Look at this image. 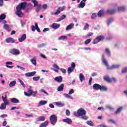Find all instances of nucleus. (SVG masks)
Segmentation results:
<instances>
[{"instance_id": "1", "label": "nucleus", "mask_w": 127, "mask_h": 127, "mask_svg": "<svg viewBox=\"0 0 127 127\" xmlns=\"http://www.w3.org/2000/svg\"><path fill=\"white\" fill-rule=\"evenodd\" d=\"M26 6V2H23L20 3L16 7V14L18 17H22L23 16V13L21 11V9H24Z\"/></svg>"}, {"instance_id": "2", "label": "nucleus", "mask_w": 127, "mask_h": 127, "mask_svg": "<svg viewBox=\"0 0 127 127\" xmlns=\"http://www.w3.org/2000/svg\"><path fill=\"white\" fill-rule=\"evenodd\" d=\"M86 110L83 108L79 109L76 112L74 113V115L75 117H81L82 120H87L88 117L86 116Z\"/></svg>"}, {"instance_id": "3", "label": "nucleus", "mask_w": 127, "mask_h": 127, "mask_svg": "<svg viewBox=\"0 0 127 127\" xmlns=\"http://www.w3.org/2000/svg\"><path fill=\"white\" fill-rule=\"evenodd\" d=\"M102 62L104 65H106L108 70H112V69H118V68H120L121 65L119 64L113 65L112 66H109V64L108 63V61L105 58V55H102Z\"/></svg>"}, {"instance_id": "4", "label": "nucleus", "mask_w": 127, "mask_h": 127, "mask_svg": "<svg viewBox=\"0 0 127 127\" xmlns=\"http://www.w3.org/2000/svg\"><path fill=\"white\" fill-rule=\"evenodd\" d=\"M105 39V36L100 35L95 38L93 41V44H97L99 43L100 41H103Z\"/></svg>"}, {"instance_id": "5", "label": "nucleus", "mask_w": 127, "mask_h": 127, "mask_svg": "<svg viewBox=\"0 0 127 127\" xmlns=\"http://www.w3.org/2000/svg\"><path fill=\"white\" fill-rule=\"evenodd\" d=\"M50 121L51 125L55 126L56 123H57V116L55 115H52L50 117Z\"/></svg>"}, {"instance_id": "6", "label": "nucleus", "mask_w": 127, "mask_h": 127, "mask_svg": "<svg viewBox=\"0 0 127 127\" xmlns=\"http://www.w3.org/2000/svg\"><path fill=\"white\" fill-rule=\"evenodd\" d=\"M104 79L105 81L107 82L108 83H112V82H114L115 83L117 82V79H116L115 78H110V77L108 76H105L104 77Z\"/></svg>"}, {"instance_id": "7", "label": "nucleus", "mask_w": 127, "mask_h": 127, "mask_svg": "<svg viewBox=\"0 0 127 127\" xmlns=\"http://www.w3.org/2000/svg\"><path fill=\"white\" fill-rule=\"evenodd\" d=\"M76 67V64L74 63H72L71 64V67H69L67 69V73L68 74H71L72 72L74 71V69H75Z\"/></svg>"}, {"instance_id": "8", "label": "nucleus", "mask_w": 127, "mask_h": 127, "mask_svg": "<svg viewBox=\"0 0 127 127\" xmlns=\"http://www.w3.org/2000/svg\"><path fill=\"white\" fill-rule=\"evenodd\" d=\"M35 26L34 25L31 26L32 31H35V29H36L38 32H41V31L40 30L39 27H38V24L37 23H35Z\"/></svg>"}, {"instance_id": "9", "label": "nucleus", "mask_w": 127, "mask_h": 127, "mask_svg": "<svg viewBox=\"0 0 127 127\" xmlns=\"http://www.w3.org/2000/svg\"><path fill=\"white\" fill-rule=\"evenodd\" d=\"M10 53L11 54H14V55H18L20 54V52H19V50L16 49H13L10 51Z\"/></svg>"}, {"instance_id": "10", "label": "nucleus", "mask_w": 127, "mask_h": 127, "mask_svg": "<svg viewBox=\"0 0 127 127\" xmlns=\"http://www.w3.org/2000/svg\"><path fill=\"white\" fill-rule=\"evenodd\" d=\"M116 11H117V10L115 9H109L107 10L106 13L108 14H110L112 15L113 14H115Z\"/></svg>"}, {"instance_id": "11", "label": "nucleus", "mask_w": 127, "mask_h": 127, "mask_svg": "<svg viewBox=\"0 0 127 127\" xmlns=\"http://www.w3.org/2000/svg\"><path fill=\"white\" fill-rule=\"evenodd\" d=\"M2 99L3 100V102L4 105H6V106H8L9 105V101H8V100H7V97L6 96L4 97L3 96H2Z\"/></svg>"}, {"instance_id": "12", "label": "nucleus", "mask_w": 127, "mask_h": 127, "mask_svg": "<svg viewBox=\"0 0 127 127\" xmlns=\"http://www.w3.org/2000/svg\"><path fill=\"white\" fill-rule=\"evenodd\" d=\"M92 88L93 90H100L101 88V85L97 83L94 84L93 85Z\"/></svg>"}, {"instance_id": "13", "label": "nucleus", "mask_w": 127, "mask_h": 127, "mask_svg": "<svg viewBox=\"0 0 127 127\" xmlns=\"http://www.w3.org/2000/svg\"><path fill=\"white\" fill-rule=\"evenodd\" d=\"M36 74V71H33L31 72H27L25 74L26 77H32V76H34Z\"/></svg>"}, {"instance_id": "14", "label": "nucleus", "mask_w": 127, "mask_h": 127, "mask_svg": "<svg viewBox=\"0 0 127 127\" xmlns=\"http://www.w3.org/2000/svg\"><path fill=\"white\" fill-rule=\"evenodd\" d=\"M63 121L64 123H66L68 125H72V120L70 118L64 119Z\"/></svg>"}, {"instance_id": "15", "label": "nucleus", "mask_w": 127, "mask_h": 127, "mask_svg": "<svg viewBox=\"0 0 127 127\" xmlns=\"http://www.w3.org/2000/svg\"><path fill=\"white\" fill-rule=\"evenodd\" d=\"M51 27L54 28V29H58L60 27V24H57L56 23H54L52 24Z\"/></svg>"}, {"instance_id": "16", "label": "nucleus", "mask_w": 127, "mask_h": 127, "mask_svg": "<svg viewBox=\"0 0 127 127\" xmlns=\"http://www.w3.org/2000/svg\"><path fill=\"white\" fill-rule=\"evenodd\" d=\"M49 125V122L48 121H46L44 123L40 124L39 127H46Z\"/></svg>"}, {"instance_id": "17", "label": "nucleus", "mask_w": 127, "mask_h": 127, "mask_svg": "<svg viewBox=\"0 0 127 127\" xmlns=\"http://www.w3.org/2000/svg\"><path fill=\"white\" fill-rule=\"evenodd\" d=\"M6 43H10V42L11 43H14L15 41L14 40H13V38H11V37H9L7 39H6Z\"/></svg>"}, {"instance_id": "18", "label": "nucleus", "mask_w": 127, "mask_h": 127, "mask_svg": "<svg viewBox=\"0 0 127 127\" xmlns=\"http://www.w3.org/2000/svg\"><path fill=\"white\" fill-rule=\"evenodd\" d=\"M126 9H127V6H122L118 7V11H125Z\"/></svg>"}, {"instance_id": "19", "label": "nucleus", "mask_w": 127, "mask_h": 127, "mask_svg": "<svg viewBox=\"0 0 127 127\" xmlns=\"http://www.w3.org/2000/svg\"><path fill=\"white\" fill-rule=\"evenodd\" d=\"M5 64H6V67H7V68H9V69H12V68H13V66L8 65H12V62H6Z\"/></svg>"}, {"instance_id": "20", "label": "nucleus", "mask_w": 127, "mask_h": 127, "mask_svg": "<svg viewBox=\"0 0 127 127\" xmlns=\"http://www.w3.org/2000/svg\"><path fill=\"white\" fill-rule=\"evenodd\" d=\"M85 5H86V3H85L83 1H81L80 3L78 5V8H83V7H85Z\"/></svg>"}, {"instance_id": "21", "label": "nucleus", "mask_w": 127, "mask_h": 127, "mask_svg": "<svg viewBox=\"0 0 127 127\" xmlns=\"http://www.w3.org/2000/svg\"><path fill=\"white\" fill-rule=\"evenodd\" d=\"M26 39V34H24L22 35V36L21 37V38L18 39V41L19 42H22V41H24V40Z\"/></svg>"}, {"instance_id": "22", "label": "nucleus", "mask_w": 127, "mask_h": 127, "mask_svg": "<svg viewBox=\"0 0 127 127\" xmlns=\"http://www.w3.org/2000/svg\"><path fill=\"white\" fill-rule=\"evenodd\" d=\"M99 90L102 92H107V91H108V88L104 85H100V88Z\"/></svg>"}, {"instance_id": "23", "label": "nucleus", "mask_w": 127, "mask_h": 127, "mask_svg": "<svg viewBox=\"0 0 127 127\" xmlns=\"http://www.w3.org/2000/svg\"><path fill=\"white\" fill-rule=\"evenodd\" d=\"M55 80L57 82H58V83H61L63 79L62 78V76H57L55 78Z\"/></svg>"}, {"instance_id": "24", "label": "nucleus", "mask_w": 127, "mask_h": 127, "mask_svg": "<svg viewBox=\"0 0 127 127\" xmlns=\"http://www.w3.org/2000/svg\"><path fill=\"white\" fill-rule=\"evenodd\" d=\"M104 14H105V11H104V10H100L97 13V16L101 17V16L104 15Z\"/></svg>"}, {"instance_id": "25", "label": "nucleus", "mask_w": 127, "mask_h": 127, "mask_svg": "<svg viewBox=\"0 0 127 127\" xmlns=\"http://www.w3.org/2000/svg\"><path fill=\"white\" fill-rule=\"evenodd\" d=\"M11 102L13 104H18L19 103V100L17 98H12L11 99Z\"/></svg>"}, {"instance_id": "26", "label": "nucleus", "mask_w": 127, "mask_h": 127, "mask_svg": "<svg viewBox=\"0 0 127 127\" xmlns=\"http://www.w3.org/2000/svg\"><path fill=\"white\" fill-rule=\"evenodd\" d=\"M46 104H47V101L42 100L38 104V106L40 107V106H44V105H46Z\"/></svg>"}, {"instance_id": "27", "label": "nucleus", "mask_w": 127, "mask_h": 127, "mask_svg": "<svg viewBox=\"0 0 127 127\" xmlns=\"http://www.w3.org/2000/svg\"><path fill=\"white\" fill-rule=\"evenodd\" d=\"M45 121V117L40 116L39 118L37 119V122H44Z\"/></svg>"}, {"instance_id": "28", "label": "nucleus", "mask_w": 127, "mask_h": 127, "mask_svg": "<svg viewBox=\"0 0 127 127\" xmlns=\"http://www.w3.org/2000/svg\"><path fill=\"white\" fill-rule=\"evenodd\" d=\"M28 92L29 93L27 92H24V95L27 97H30V96H31V94H32V90H31V89H29Z\"/></svg>"}, {"instance_id": "29", "label": "nucleus", "mask_w": 127, "mask_h": 127, "mask_svg": "<svg viewBox=\"0 0 127 127\" xmlns=\"http://www.w3.org/2000/svg\"><path fill=\"white\" fill-rule=\"evenodd\" d=\"M73 27H74V23H71L66 27L65 30H70V29H72Z\"/></svg>"}, {"instance_id": "30", "label": "nucleus", "mask_w": 127, "mask_h": 127, "mask_svg": "<svg viewBox=\"0 0 127 127\" xmlns=\"http://www.w3.org/2000/svg\"><path fill=\"white\" fill-rule=\"evenodd\" d=\"M64 89V84L62 83L58 88V91H59V92H61V91H63Z\"/></svg>"}, {"instance_id": "31", "label": "nucleus", "mask_w": 127, "mask_h": 127, "mask_svg": "<svg viewBox=\"0 0 127 127\" xmlns=\"http://www.w3.org/2000/svg\"><path fill=\"white\" fill-rule=\"evenodd\" d=\"M79 79L80 82H82L83 81H85V76L83 74L80 73L79 74Z\"/></svg>"}, {"instance_id": "32", "label": "nucleus", "mask_w": 127, "mask_h": 127, "mask_svg": "<svg viewBox=\"0 0 127 127\" xmlns=\"http://www.w3.org/2000/svg\"><path fill=\"white\" fill-rule=\"evenodd\" d=\"M16 84V81L13 80L9 84V87H14Z\"/></svg>"}, {"instance_id": "33", "label": "nucleus", "mask_w": 127, "mask_h": 127, "mask_svg": "<svg viewBox=\"0 0 127 127\" xmlns=\"http://www.w3.org/2000/svg\"><path fill=\"white\" fill-rule=\"evenodd\" d=\"M30 62L33 65L36 66V59H35V58H33V59H31Z\"/></svg>"}, {"instance_id": "34", "label": "nucleus", "mask_w": 127, "mask_h": 127, "mask_svg": "<svg viewBox=\"0 0 127 127\" xmlns=\"http://www.w3.org/2000/svg\"><path fill=\"white\" fill-rule=\"evenodd\" d=\"M32 2L34 3V7H35L36 6H38L39 4H38V2L36 0H32Z\"/></svg>"}, {"instance_id": "35", "label": "nucleus", "mask_w": 127, "mask_h": 127, "mask_svg": "<svg viewBox=\"0 0 127 127\" xmlns=\"http://www.w3.org/2000/svg\"><path fill=\"white\" fill-rule=\"evenodd\" d=\"M105 52L109 56V57H111V51H110V49L108 48L105 49Z\"/></svg>"}, {"instance_id": "36", "label": "nucleus", "mask_w": 127, "mask_h": 127, "mask_svg": "<svg viewBox=\"0 0 127 127\" xmlns=\"http://www.w3.org/2000/svg\"><path fill=\"white\" fill-rule=\"evenodd\" d=\"M66 18V15H63L58 19V22L61 21V20H63V19H65Z\"/></svg>"}, {"instance_id": "37", "label": "nucleus", "mask_w": 127, "mask_h": 127, "mask_svg": "<svg viewBox=\"0 0 127 127\" xmlns=\"http://www.w3.org/2000/svg\"><path fill=\"white\" fill-rule=\"evenodd\" d=\"M122 111H123V107H120L116 111L115 114H116V115H118V114H120V113H121V112H122Z\"/></svg>"}, {"instance_id": "38", "label": "nucleus", "mask_w": 127, "mask_h": 127, "mask_svg": "<svg viewBox=\"0 0 127 127\" xmlns=\"http://www.w3.org/2000/svg\"><path fill=\"white\" fill-rule=\"evenodd\" d=\"M46 43H42V44H40L38 45V48H42L43 47H45V46H46Z\"/></svg>"}, {"instance_id": "39", "label": "nucleus", "mask_w": 127, "mask_h": 127, "mask_svg": "<svg viewBox=\"0 0 127 127\" xmlns=\"http://www.w3.org/2000/svg\"><path fill=\"white\" fill-rule=\"evenodd\" d=\"M56 105L57 106V107H64V104L61 103V102H56Z\"/></svg>"}, {"instance_id": "40", "label": "nucleus", "mask_w": 127, "mask_h": 127, "mask_svg": "<svg viewBox=\"0 0 127 127\" xmlns=\"http://www.w3.org/2000/svg\"><path fill=\"white\" fill-rule=\"evenodd\" d=\"M0 110H5L6 109V105L2 103L0 107Z\"/></svg>"}, {"instance_id": "41", "label": "nucleus", "mask_w": 127, "mask_h": 127, "mask_svg": "<svg viewBox=\"0 0 127 127\" xmlns=\"http://www.w3.org/2000/svg\"><path fill=\"white\" fill-rule=\"evenodd\" d=\"M5 17H6V16L4 14H1L0 15V19H1V20H3V19H5Z\"/></svg>"}, {"instance_id": "42", "label": "nucleus", "mask_w": 127, "mask_h": 127, "mask_svg": "<svg viewBox=\"0 0 127 127\" xmlns=\"http://www.w3.org/2000/svg\"><path fill=\"white\" fill-rule=\"evenodd\" d=\"M86 124L88 125V126H90V127H94V124L91 121L86 122Z\"/></svg>"}, {"instance_id": "43", "label": "nucleus", "mask_w": 127, "mask_h": 127, "mask_svg": "<svg viewBox=\"0 0 127 127\" xmlns=\"http://www.w3.org/2000/svg\"><path fill=\"white\" fill-rule=\"evenodd\" d=\"M67 36H62L59 38V40H64V39H67Z\"/></svg>"}, {"instance_id": "44", "label": "nucleus", "mask_w": 127, "mask_h": 127, "mask_svg": "<svg viewBox=\"0 0 127 127\" xmlns=\"http://www.w3.org/2000/svg\"><path fill=\"white\" fill-rule=\"evenodd\" d=\"M41 7H42V6L40 4L38 6H37L36 9L37 12H38V11L40 10V8H41Z\"/></svg>"}, {"instance_id": "45", "label": "nucleus", "mask_w": 127, "mask_h": 127, "mask_svg": "<svg viewBox=\"0 0 127 127\" xmlns=\"http://www.w3.org/2000/svg\"><path fill=\"white\" fill-rule=\"evenodd\" d=\"M40 79V76H34L33 77L34 81H38Z\"/></svg>"}, {"instance_id": "46", "label": "nucleus", "mask_w": 127, "mask_h": 127, "mask_svg": "<svg viewBox=\"0 0 127 127\" xmlns=\"http://www.w3.org/2000/svg\"><path fill=\"white\" fill-rule=\"evenodd\" d=\"M58 9L60 10V12H61V11H63L64 9H65V6H63V7H59Z\"/></svg>"}, {"instance_id": "47", "label": "nucleus", "mask_w": 127, "mask_h": 127, "mask_svg": "<svg viewBox=\"0 0 127 127\" xmlns=\"http://www.w3.org/2000/svg\"><path fill=\"white\" fill-rule=\"evenodd\" d=\"M113 21H114V19H113L112 18L109 19L107 22L108 25H110V24H111V23H112Z\"/></svg>"}, {"instance_id": "48", "label": "nucleus", "mask_w": 127, "mask_h": 127, "mask_svg": "<svg viewBox=\"0 0 127 127\" xmlns=\"http://www.w3.org/2000/svg\"><path fill=\"white\" fill-rule=\"evenodd\" d=\"M18 80L19 81V82L20 83L21 85H22V87H23V88H25V84H24V83H23V81H22V80L19 79H18Z\"/></svg>"}, {"instance_id": "49", "label": "nucleus", "mask_w": 127, "mask_h": 127, "mask_svg": "<svg viewBox=\"0 0 127 127\" xmlns=\"http://www.w3.org/2000/svg\"><path fill=\"white\" fill-rule=\"evenodd\" d=\"M89 28V24L88 23H85V25L83 27V30H87Z\"/></svg>"}, {"instance_id": "50", "label": "nucleus", "mask_w": 127, "mask_h": 127, "mask_svg": "<svg viewBox=\"0 0 127 127\" xmlns=\"http://www.w3.org/2000/svg\"><path fill=\"white\" fill-rule=\"evenodd\" d=\"M3 28L4 29L7 30L9 29V27L8 26V25H7V24H5L3 27Z\"/></svg>"}, {"instance_id": "51", "label": "nucleus", "mask_w": 127, "mask_h": 127, "mask_svg": "<svg viewBox=\"0 0 127 127\" xmlns=\"http://www.w3.org/2000/svg\"><path fill=\"white\" fill-rule=\"evenodd\" d=\"M90 42H91V39H88L86 41H85L84 44H85V45H88V44H89V43H90Z\"/></svg>"}, {"instance_id": "52", "label": "nucleus", "mask_w": 127, "mask_h": 127, "mask_svg": "<svg viewBox=\"0 0 127 127\" xmlns=\"http://www.w3.org/2000/svg\"><path fill=\"white\" fill-rule=\"evenodd\" d=\"M97 17V14L93 13L91 15V19H95Z\"/></svg>"}, {"instance_id": "53", "label": "nucleus", "mask_w": 127, "mask_h": 127, "mask_svg": "<svg viewBox=\"0 0 127 127\" xmlns=\"http://www.w3.org/2000/svg\"><path fill=\"white\" fill-rule=\"evenodd\" d=\"M37 94V91H33L32 90V94L31 95H32V96H33V97H35V96H36V95Z\"/></svg>"}, {"instance_id": "54", "label": "nucleus", "mask_w": 127, "mask_h": 127, "mask_svg": "<svg viewBox=\"0 0 127 127\" xmlns=\"http://www.w3.org/2000/svg\"><path fill=\"white\" fill-rule=\"evenodd\" d=\"M108 123H111L112 124H114L115 125H116V122H115V121H114V120L113 119L109 120Z\"/></svg>"}, {"instance_id": "55", "label": "nucleus", "mask_w": 127, "mask_h": 127, "mask_svg": "<svg viewBox=\"0 0 127 127\" xmlns=\"http://www.w3.org/2000/svg\"><path fill=\"white\" fill-rule=\"evenodd\" d=\"M94 34L92 32H89L87 35H86V37H90V36H92Z\"/></svg>"}, {"instance_id": "56", "label": "nucleus", "mask_w": 127, "mask_h": 127, "mask_svg": "<svg viewBox=\"0 0 127 127\" xmlns=\"http://www.w3.org/2000/svg\"><path fill=\"white\" fill-rule=\"evenodd\" d=\"M60 13V10H59L58 9L56 10V11L54 13L55 15H58Z\"/></svg>"}, {"instance_id": "57", "label": "nucleus", "mask_w": 127, "mask_h": 127, "mask_svg": "<svg viewBox=\"0 0 127 127\" xmlns=\"http://www.w3.org/2000/svg\"><path fill=\"white\" fill-rule=\"evenodd\" d=\"M65 114L67 117H69V116H70V111L68 110H66L65 111Z\"/></svg>"}, {"instance_id": "58", "label": "nucleus", "mask_w": 127, "mask_h": 127, "mask_svg": "<svg viewBox=\"0 0 127 127\" xmlns=\"http://www.w3.org/2000/svg\"><path fill=\"white\" fill-rule=\"evenodd\" d=\"M122 73H127V67H125L122 69Z\"/></svg>"}, {"instance_id": "59", "label": "nucleus", "mask_w": 127, "mask_h": 127, "mask_svg": "<svg viewBox=\"0 0 127 127\" xmlns=\"http://www.w3.org/2000/svg\"><path fill=\"white\" fill-rule=\"evenodd\" d=\"M48 6L47 5V4H43V9H44V10H45V9H46V8H47V7H48Z\"/></svg>"}, {"instance_id": "60", "label": "nucleus", "mask_w": 127, "mask_h": 127, "mask_svg": "<svg viewBox=\"0 0 127 127\" xmlns=\"http://www.w3.org/2000/svg\"><path fill=\"white\" fill-rule=\"evenodd\" d=\"M74 93V90L70 89L68 92V95H72Z\"/></svg>"}, {"instance_id": "61", "label": "nucleus", "mask_w": 127, "mask_h": 127, "mask_svg": "<svg viewBox=\"0 0 127 127\" xmlns=\"http://www.w3.org/2000/svg\"><path fill=\"white\" fill-rule=\"evenodd\" d=\"M25 116L26 117H27V118L33 117V115L32 114H26Z\"/></svg>"}, {"instance_id": "62", "label": "nucleus", "mask_w": 127, "mask_h": 127, "mask_svg": "<svg viewBox=\"0 0 127 127\" xmlns=\"http://www.w3.org/2000/svg\"><path fill=\"white\" fill-rule=\"evenodd\" d=\"M60 71H61V72H62L64 74H65V73H66V69H65L64 68H60Z\"/></svg>"}, {"instance_id": "63", "label": "nucleus", "mask_w": 127, "mask_h": 127, "mask_svg": "<svg viewBox=\"0 0 127 127\" xmlns=\"http://www.w3.org/2000/svg\"><path fill=\"white\" fill-rule=\"evenodd\" d=\"M97 127H107V126H106V125L103 124H101L100 125H98L97 126Z\"/></svg>"}, {"instance_id": "64", "label": "nucleus", "mask_w": 127, "mask_h": 127, "mask_svg": "<svg viewBox=\"0 0 127 127\" xmlns=\"http://www.w3.org/2000/svg\"><path fill=\"white\" fill-rule=\"evenodd\" d=\"M3 5V0H0V6Z\"/></svg>"}]
</instances>
